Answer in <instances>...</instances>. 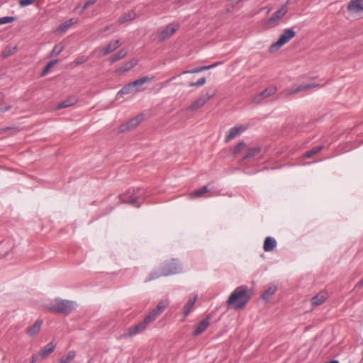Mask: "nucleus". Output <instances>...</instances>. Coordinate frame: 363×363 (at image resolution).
<instances>
[{
  "label": "nucleus",
  "instance_id": "obj_48",
  "mask_svg": "<svg viewBox=\"0 0 363 363\" xmlns=\"http://www.w3.org/2000/svg\"><path fill=\"white\" fill-rule=\"evenodd\" d=\"M110 27H111L110 26H106V27L104 28L103 31H104V32H106V31L110 29Z\"/></svg>",
  "mask_w": 363,
  "mask_h": 363
},
{
  "label": "nucleus",
  "instance_id": "obj_4",
  "mask_svg": "<svg viewBox=\"0 0 363 363\" xmlns=\"http://www.w3.org/2000/svg\"><path fill=\"white\" fill-rule=\"evenodd\" d=\"M75 306V302L69 300L56 298L46 305L45 308L48 311L68 315L71 313Z\"/></svg>",
  "mask_w": 363,
  "mask_h": 363
},
{
  "label": "nucleus",
  "instance_id": "obj_27",
  "mask_svg": "<svg viewBox=\"0 0 363 363\" xmlns=\"http://www.w3.org/2000/svg\"><path fill=\"white\" fill-rule=\"evenodd\" d=\"M152 78H150L149 77H140L136 80H135L133 82H130L131 85L133 86V89H136L137 87L143 85L145 83H149Z\"/></svg>",
  "mask_w": 363,
  "mask_h": 363
},
{
  "label": "nucleus",
  "instance_id": "obj_40",
  "mask_svg": "<svg viewBox=\"0 0 363 363\" xmlns=\"http://www.w3.org/2000/svg\"><path fill=\"white\" fill-rule=\"evenodd\" d=\"M89 60V57H86V56H79V57H77L75 60H74V63L76 65H81V64H83L84 62H86L87 60Z\"/></svg>",
  "mask_w": 363,
  "mask_h": 363
},
{
  "label": "nucleus",
  "instance_id": "obj_8",
  "mask_svg": "<svg viewBox=\"0 0 363 363\" xmlns=\"http://www.w3.org/2000/svg\"><path fill=\"white\" fill-rule=\"evenodd\" d=\"M288 8L286 4H284L278 9L274 14L267 21L266 24L270 27H274L277 25L278 22L286 13Z\"/></svg>",
  "mask_w": 363,
  "mask_h": 363
},
{
  "label": "nucleus",
  "instance_id": "obj_41",
  "mask_svg": "<svg viewBox=\"0 0 363 363\" xmlns=\"http://www.w3.org/2000/svg\"><path fill=\"white\" fill-rule=\"evenodd\" d=\"M35 1V0H19L18 4L21 7H26L33 4Z\"/></svg>",
  "mask_w": 363,
  "mask_h": 363
},
{
  "label": "nucleus",
  "instance_id": "obj_14",
  "mask_svg": "<svg viewBox=\"0 0 363 363\" xmlns=\"http://www.w3.org/2000/svg\"><path fill=\"white\" fill-rule=\"evenodd\" d=\"M317 86H318V84H315V83L305 84V85H300L295 89L285 91L284 94V96L287 97L289 96L296 94L300 91H308L311 89L315 88Z\"/></svg>",
  "mask_w": 363,
  "mask_h": 363
},
{
  "label": "nucleus",
  "instance_id": "obj_42",
  "mask_svg": "<svg viewBox=\"0 0 363 363\" xmlns=\"http://www.w3.org/2000/svg\"><path fill=\"white\" fill-rule=\"evenodd\" d=\"M202 194H203V192L201 191V189H198L194 191L193 192H191L189 194V197L192 198V199L198 198V197H200Z\"/></svg>",
  "mask_w": 363,
  "mask_h": 363
},
{
  "label": "nucleus",
  "instance_id": "obj_24",
  "mask_svg": "<svg viewBox=\"0 0 363 363\" xmlns=\"http://www.w3.org/2000/svg\"><path fill=\"white\" fill-rule=\"evenodd\" d=\"M136 65H137L136 60H130V61L126 62L116 70V72L118 74H122L125 72L130 70Z\"/></svg>",
  "mask_w": 363,
  "mask_h": 363
},
{
  "label": "nucleus",
  "instance_id": "obj_17",
  "mask_svg": "<svg viewBox=\"0 0 363 363\" xmlns=\"http://www.w3.org/2000/svg\"><path fill=\"white\" fill-rule=\"evenodd\" d=\"M137 14L133 10L124 13L118 20L119 24H123L136 18Z\"/></svg>",
  "mask_w": 363,
  "mask_h": 363
},
{
  "label": "nucleus",
  "instance_id": "obj_47",
  "mask_svg": "<svg viewBox=\"0 0 363 363\" xmlns=\"http://www.w3.org/2000/svg\"><path fill=\"white\" fill-rule=\"evenodd\" d=\"M232 1V4H237L238 3H240V1H242V0H230Z\"/></svg>",
  "mask_w": 363,
  "mask_h": 363
},
{
  "label": "nucleus",
  "instance_id": "obj_36",
  "mask_svg": "<svg viewBox=\"0 0 363 363\" xmlns=\"http://www.w3.org/2000/svg\"><path fill=\"white\" fill-rule=\"evenodd\" d=\"M97 0H86L84 3V4L82 6L81 11H79V14H82L86 9H87L89 6L94 4Z\"/></svg>",
  "mask_w": 363,
  "mask_h": 363
},
{
  "label": "nucleus",
  "instance_id": "obj_23",
  "mask_svg": "<svg viewBox=\"0 0 363 363\" xmlns=\"http://www.w3.org/2000/svg\"><path fill=\"white\" fill-rule=\"evenodd\" d=\"M55 347L56 345L53 342H49L39 352L40 357L43 359L51 354L55 350Z\"/></svg>",
  "mask_w": 363,
  "mask_h": 363
},
{
  "label": "nucleus",
  "instance_id": "obj_12",
  "mask_svg": "<svg viewBox=\"0 0 363 363\" xmlns=\"http://www.w3.org/2000/svg\"><path fill=\"white\" fill-rule=\"evenodd\" d=\"M212 97V96L209 95L208 93H206V94L200 96L199 99H197L196 101H194L188 108L187 110L190 111H194L199 108L204 106L209 99Z\"/></svg>",
  "mask_w": 363,
  "mask_h": 363
},
{
  "label": "nucleus",
  "instance_id": "obj_16",
  "mask_svg": "<svg viewBox=\"0 0 363 363\" xmlns=\"http://www.w3.org/2000/svg\"><path fill=\"white\" fill-rule=\"evenodd\" d=\"M210 323V317L208 315L203 320H201L195 328V330L193 332L194 336H198L202 333H203L207 328L208 327Z\"/></svg>",
  "mask_w": 363,
  "mask_h": 363
},
{
  "label": "nucleus",
  "instance_id": "obj_25",
  "mask_svg": "<svg viewBox=\"0 0 363 363\" xmlns=\"http://www.w3.org/2000/svg\"><path fill=\"white\" fill-rule=\"evenodd\" d=\"M197 299V295L190 298L188 302L184 306V315L187 316L192 311L193 306Z\"/></svg>",
  "mask_w": 363,
  "mask_h": 363
},
{
  "label": "nucleus",
  "instance_id": "obj_22",
  "mask_svg": "<svg viewBox=\"0 0 363 363\" xmlns=\"http://www.w3.org/2000/svg\"><path fill=\"white\" fill-rule=\"evenodd\" d=\"M42 324V320H37L31 327L27 329V334L31 337L35 335L40 331Z\"/></svg>",
  "mask_w": 363,
  "mask_h": 363
},
{
  "label": "nucleus",
  "instance_id": "obj_9",
  "mask_svg": "<svg viewBox=\"0 0 363 363\" xmlns=\"http://www.w3.org/2000/svg\"><path fill=\"white\" fill-rule=\"evenodd\" d=\"M277 91V88L274 86H269L267 87L264 91L262 92L256 94L252 98V102L255 104H260L262 102L263 100L275 94Z\"/></svg>",
  "mask_w": 363,
  "mask_h": 363
},
{
  "label": "nucleus",
  "instance_id": "obj_30",
  "mask_svg": "<svg viewBox=\"0 0 363 363\" xmlns=\"http://www.w3.org/2000/svg\"><path fill=\"white\" fill-rule=\"evenodd\" d=\"M277 291V286H269L262 295V297L264 300H268L270 297L275 294Z\"/></svg>",
  "mask_w": 363,
  "mask_h": 363
},
{
  "label": "nucleus",
  "instance_id": "obj_5",
  "mask_svg": "<svg viewBox=\"0 0 363 363\" xmlns=\"http://www.w3.org/2000/svg\"><path fill=\"white\" fill-rule=\"evenodd\" d=\"M296 35L295 31L292 28H287L284 30L283 33L280 35L279 39L275 43H272L269 50L274 52L278 50L284 45L289 42Z\"/></svg>",
  "mask_w": 363,
  "mask_h": 363
},
{
  "label": "nucleus",
  "instance_id": "obj_43",
  "mask_svg": "<svg viewBox=\"0 0 363 363\" xmlns=\"http://www.w3.org/2000/svg\"><path fill=\"white\" fill-rule=\"evenodd\" d=\"M40 357V353L34 354L32 355L30 363H35L37 362Z\"/></svg>",
  "mask_w": 363,
  "mask_h": 363
},
{
  "label": "nucleus",
  "instance_id": "obj_46",
  "mask_svg": "<svg viewBox=\"0 0 363 363\" xmlns=\"http://www.w3.org/2000/svg\"><path fill=\"white\" fill-rule=\"evenodd\" d=\"M82 7V6H81L80 5H78V6H77L74 8V11L75 12H77V13H79V11H81Z\"/></svg>",
  "mask_w": 363,
  "mask_h": 363
},
{
  "label": "nucleus",
  "instance_id": "obj_34",
  "mask_svg": "<svg viewBox=\"0 0 363 363\" xmlns=\"http://www.w3.org/2000/svg\"><path fill=\"white\" fill-rule=\"evenodd\" d=\"M63 50H64V45L62 43H59L53 48V49L51 52L50 56L51 57L57 56V55H60L62 52Z\"/></svg>",
  "mask_w": 363,
  "mask_h": 363
},
{
  "label": "nucleus",
  "instance_id": "obj_13",
  "mask_svg": "<svg viewBox=\"0 0 363 363\" xmlns=\"http://www.w3.org/2000/svg\"><path fill=\"white\" fill-rule=\"evenodd\" d=\"M247 129V126L244 125H240L238 126H235L229 130L225 136V142L228 143L232 140L233 138L240 135L242 132H244Z\"/></svg>",
  "mask_w": 363,
  "mask_h": 363
},
{
  "label": "nucleus",
  "instance_id": "obj_6",
  "mask_svg": "<svg viewBox=\"0 0 363 363\" xmlns=\"http://www.w3.org/2000/svg\"><path fill=\"white\" fill-rule=\"evenodd\" d=\"M122 44L120 40H111L104 48H96L92 52V55H96L97 57H101L113 51H115Z\"/></svg>",
  "mask_w": 363,
  "mask_h": 363
},
{
  "label": "nucleus",
  "instance_id": "obj_29",
  "mask_svg": "<svg viewBox=\"0 0 363 363\" xmlns=\"http://www.w3.org/2000/svg\"><path fill=\"white\" fill-rule=\"evenodd\" d=\"M75 23L76 21H74V18H70L60 25L58 28V30L61 33H65L72 25L74 24Z\"/></svg>",
  "mask_w": 363,
  "mask_h": 363
},
{
  "label": "nucleus",
  "instance_id": "obj_15",
  "mask_svg": "<svg viewBox=\"0 0 363 363\" xmlns=\"http://www.w3.org/2000/svg\"><path fill=\"white\" fill-rule=\"evenodd\" d=\"M347 9L352 13H357L363 11V0H350Z\"/></svg>",
  "mask_w": 363,
  "mask_h": 363
},
{
  "label": "nucleus",
  "instance_id": "obj_18",
  "mask_svg": "<svg viewBox=\"0 0 363 363\" xmlns=\"http://www.w3.org/2000/svg\"><path fill=\"white\" fill-rule=\"evenodd\" d=\"M277 246V241L272 237H267L264 241L263 250L265 252L272 251Z\"/></svg>",
  "mask_w": 363,
  "mask_h": 363
},
{
  "label": "nucleus",
  "instance_id": "obj_37",
  "mask_svg": "<svg viewBox=\"0 0 363 363\" xmlns=\"http://www.w3.org/2000/svg\"><path fill=\"white\" fill-rule=\"evenodd\" d=\"M15 21V17L4 16L0 18V25L11 23Z\"/></svg>",
  "mask_w": 363,
  "mask_h": 363
},
{
  "label": "nucleus",
  "instance_id": "obj_28",
  "mask_svg": "<svg viewBox=\"0 0 363 363\" xmlns=\"http://www.w3.org/2000/svg\"><path fill=\"white\" fill-rule=\"evenodd\" d=\"M134 89L130 83L125 85L117 94V96H123L134 91Z\"/></svg>",
  "mask_w": 363,
  "mask_h": 363
},
{
  "label": "nucleus",
  "instance_id": "obj_49",
  "mask_svg": "<svg viewBox=\"0 0 363 363\" xmlns=\"http://www.w3.org/2000/svg\"><path fill=\"white\" fill-rule=\"evenodd\" d=\"M359 286H362L363 285V279L359 282L358 284Z\"/></svg>",
  "mask_w": 363,
  "mask_h": 363
},
{
  "label": "nucleus",
  "instance_id": "obj_44",
  "mask_svg": "<svg viewBox=\"0 0 363 363\" xmlns=\"http://www.w3.org/2000/svg\"><path fill=\"white\" fill-rule=\"evenodd\" d=\"M12 54H13V51L11 50H9L6 52H4L2 54V56H3V57L6 58V57H9V55H11Z\"/></svg>",
  "mask_w": 363,
  "mask_h": 363
},
{
  "label": "nucleus",
  "instance_id": "obj_39",
  "mask_svg": "<svg viewBox=\"0 0 363 363\" xmlns=\"http://www.w3.org/2000/svg\"><path fill=\"white\" fill-rule=\"evenodd\" d=\"M245 144L243 141L240 142L235 147L233 150V153L235 155L240 153L243 147H245Z\"/></svg>",
  "mask_w": 363,
  "mask_h": 363
},
{
  "label": "nucleus",
  "instance_id": "obj_3",
  "mask_svg": "<svg viewBox=\"0 0 363 363\" xmlns=\"http://www.w3.org/2000/svg\"><path fill=\"white\" fill-rule=\"evenodd\" d=\"M250 298V291L245 286L237 287L230 295L227 303L235 309L245 306Z\"/></svg>",
  "mask_w": 363,
  "mask_h": 363
},
{
  "label": "nucleus",
  "instance_id": "obj_20",
  "mask_svg": "<svg viewBox=\"0 0 363 363\" xmlns=\"http://www.w3.org/2000/svg\"><path fill=\"white\" fill-rule=\"evenodd\" d=\"M221 64H222L221 62H215V63H213V64H212L211 65L199 67H196V68H194V69H193L191 70L184 71L182 72V74L199 73V72H203V71H205V70H208V69L214 68V67H216L218 65H221Z\"/></svg>",
  "mask_w": 363,
  "mask_h": 363
},
{
  "label": "nucleus",
  "instance_id": "obj_19",
  "mask_svg": "<svg viewBox=\"0 0 363 363\" xmlns=\"http://www.w3.org/2000/svg\"><path fill=\"white\" fill-rule=\"evenodd\" d=\"M328 298L326 292L321 291L315 296L311 298V304L313 306H317L322 304Z\"/></svg>",
  "mask_w": 363,
  "mask_h": 363
},
{
  "label": "nucleus",
  "instance_id": "obj_7",
  "mask_svg": "<svg viewBox=\"0 0 363 363\" xmlns=\"http://www.w3.org/2000/svg\"><path fill=\"white\" fill-rule=\"evenodd\" d=\"M179 25L175 23H170L165 28L157 31L155 40L159 42L164 41L167 38L171 37L178 29Z\"/></svg>",
  "mask_w": 363,
  "mask_h": 363
},
{
  "label": "nucleus",
  "instance_id": "obj_26",
  "mask_svg": "<svg viewBox=\"0 0 363 363\" xmlns=\"http://www.w3.org/2000/svg\"><path fill=\"white\" fill-rule=\"evenodd\" d=\"M128 54V51L126 49L123 48L121 49L116 54L111 56L109 59L111 63H114L123 58H124Z\"/></svg>",
  "mask_w": 363,
  "mask_h": 363
},
{
  "label": "nucleus",
  "instance_id": "obj_10",
  "mask_svg": "<svg viewBox=\"0 0 363 363\" xmlns=\"http://www.w3.org/2000/svg\"><path fill=\"white\" fill-rule=\"evenodd\" d=\"M140 194L135 193V189H128L125 193L120 195L121 202L135 205L139 199Z\"/></svg>",
  "mask_w": 363,
  "mask_h": 363
},
{
  "label": "nucleus",
  "instance_id": "obj_31",
  "mask_svg": "<svg viewBox=\"0 0 363 363\" xmlns=\"http://www.w3.org/2000/svg\"><path fill=\"white\" fill-rule=\"evenodd\" d=\"M76 356V352L74 350H71L68 352L66 357H63L60 359L59 363H69L70 361L73 360Z\"/></svg>",
  "mask_w": 363,
  "mask_h": 363
},
{
  "label": "nucleus",
  "instance_id": "obj_21",
  "mask_svg": "<svg viewBox=\"0 0 363 363\" xmlns=\"http://www.w3.org/2000/svg\"><path fill=\"white\" fill-rule=\"evenodd\" d=\"M77 98L74 96H72L67 99L66 100L60 102L58 104V105L56 106V109H61L65 108L69 106H71L74 104H75L77 102Z\"/></svg>",
  "mask_w": 363,
  "mask_h": 363
},
{
  "label": "nucleus",
  "instance_id": "obj_32",
  "mask_svg": "<svg viewBox=\"0 0 363 363\" xmlns=\"http://www.w3.org/2000/svg\"><path fill=\"white\" fill-rule=\"evenodd\" d=\"M323 147L322 146H316V147H314L313 148H312L311 150L309 151H307L304 153L303 155V157L305 158H310L312 156H313L314 155L317 154L318 152H319L321 150H322Z\"/></svg>",
  "mask_w": 363,
  "mask_h": 363
},
{
  "label": "nucleus",
  "instance_id": "obj_33",
  "mask_svg": "<svg viewBox=\"0 0 363 363\" xmlns=\"http://www.w3.org/2000/svg\"><path fill=\"white\" fill-rule=\"evenodd\" d=\"M260 152V148L258 147H251L247 150L246 155L244 157L245 159L252 157Z\"/></svg>",
  "mask_w": 363,
  "mask_h": 363
},
{
  "label": "nucleus",
  "instance_id": "obj_50",
  "mask_svg": "<svg viewBox=\"0 0 363 363\" xmlns=\"http://www.w3.org/2000/svg\"><path fill=\"white\" fill-rule=\"evenodd\" d=\"M290 1H291V0H287L285 4H286V6H288V4L290 3ZM286 7L288 8V6H286Z\"/></svg>",
  "mask_w": 363,
  "mask_h": 363
},
{
  "label": "nucleus",
  "instance_id": "obj_45",
  "mask_svg": "<svg viewBox=\"0 0 363 363\" xmlns=\"http://www.w3.org/2000/svg\"><path fill=\"white\" fill-rule=\"evenodd\" d=\"M200 189H201V191L203 192V194L207 193L208 191V189L207 186H203Z\"/></svg>",
  "mask_w": 363,
  "mask_h": 363
},
{
  "label": "nucleus",
  "instance_id": "obj_1",
  "mask_svg": "<svg viewBox=\"0 0 363 363\" xmlns=\"http://www.w3.org/2000/svg\"><path fill=\"white\" fill-rule=\"evenodd\" d=\"M166 307L167 304L163 302H160L157 307L152 309L142 321L128 328L123 334L121 335L120 338L126 339L143 333L147 328L150 324L153 323L157 318Z\"/></svg>",
  "mask_w": 363,
  "mask_h": 363
},
{
  "label": "nucleus",
  "instance_id": "obj_38",
  "mask_svg": "<svg viewBox=\"0 0 363 363\" xmlns=\"http://www.w3.org/2000/svg\"><path fill=\"white\" fill-rule=\"evenodd\" d=\"M206 83V78L201 77L196 82H190L189 86H201Z\"/></svg>",
  "mask_w": 363,
  "mask_h": 363
},
{
  "label": "nucleus",
  "instance_id": "obj_11",
  "mask_svg": "<svg viewBox=\"0 0 363 363\" xmlns=\"http://www.w3.org/2000/svg\"><path fill=\"white\" fill-rule=\"evenodd\" d=\"M143 117L142 115H138L125 123L121 124L119 126L118 131L120 133H124L126 130H132L137 127L143 121Z\"/></svg>",
  "mask_w": 363,
  "mask_h": 363
},
{
  "label": "nucleus",
  "instance_id": "obj_51",
  "mask_svg": "<svg viewBox=\"0 0 363 363\" xmlns=\"http://www.w3.org/2000/svg\"><path fill=\"white\" fill-rule=\"evenodd\" d=\"M3 99V94L0 93V100Z\"/></svg>",
  "mask_w": 363,
  "mask_h": 363
},
{
  "label": "nucleus",
  "instance_id": "obj_52",
  "mask_svg": "<svg viewBox=\"0 0 363 363\" xmlns=\"http://www.w3.org/2000/svg\"><path fill=\"white\" fill-rule=\"evenodd\" d=\"M174 79H175V77H172V79H169V80L168 82H170V81H172Z\"/></svg>",
  "mask_w": 363,
  "mask_h": 363
},
{
  "label": "nucleus",
  "instance_id": "obj_2",
  "mask_svg": "<svg viewBox=\"0 0 363 363\" xmlns=\"http://www.w3.org/2000/svg\"><path fill=\"white\" fill-rule=\"evenodd\" d=\"M182 272V267L179 262L177 259H172L170 260L162 262L158 271L152 272L150 274L145 281H150L160 277H167Z\"/></svg>",
  "mask_w": 363,
  "mask_h": 363
},
{
  "label": "nucleus",
  "instance_id": "obj_35",
  "mask_svg": "<svg viewBox=\"0 0 363 363\" xmlns=\"http://www.w3.org/2000/svg\"><path fill=\"white\" fill-rule=\"evenodd\" d=\"M58 62L57 60H52L50 62H49L46 66L45 67L43 72H42V76H45L46 75L49 70Z\"/></svg>",
  "mask_w": 363,
  "mask_h": 363
}]
</instances>
